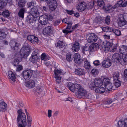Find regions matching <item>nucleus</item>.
<instances>
[{
    "instance_id": "27",
    "label": "nucleus",
    "mask_w": 127,
    "mask_h": 127,
    "mask_svg": "<svg viewBox=\"0 0 127 127\" xmlns=\"http://www.w3.org/2000/svg\"><path fill=\"white\" fill-rule=\"evenodd\" d=\"M111 60L108 59L103 61L102 62V65L104 67L108 68L111 65Z\"/></svg>"
},
{
    "instance_id": "25",
    "label": "nucleus",
    "mask_w": 127,
    "mask_h": 127,
    "mask_svg": "<svg viewBox=\"0 0 127 127\" xmlns=\"http://www.w3.org/2000/svg\"><path fill=\"white\" fill-rule=\"evenodd\" d=\"M75 72L76 74L79 76L84 75L85 73V70L81 68L75 69Z\"/></svg>"
},
{
    "instance_id": "61",
    "label": "nucleus",
    "mask_w": 127,
    "mask_h": 127,
    "mask_svg": "<svg viewBox=\"0 0 127 127\" xmlns=\"http://www.w3.org/2000/svg\"><path fill=\"white\" fill-rule=\"evenodd\" d=\"M72 31H68L67 30L65 29L64 30H63V32L66 35L67 34L71 32Z\"/></svg>"
},
{
    "instance_id": "17",
    "label": "nucleus",
    "mask_w": 127,
    "mask_h": 127,
    "mask_svg": "<svg viewBox=\"0 0 127 127\" xmlns=\"http://www.w3.org/2000/svg\"><path fill=\"white\" fill-rule=\"evenodd\" d=\"M38 53L34 51L32 53L31 56L29 59L30 61L33 63L36 62L39 57L37 56Z\"/></svg>"
},
{
    "instance_id": "18",
    "label": "nucleus",
    "mask_w": 127,
    "mask_h": 127,
    "mask_svg": "<svg viewBox=\"0 0 127 127\" xmlns=\"http://www.w3.org/2000/svg\"><path fill=\"white\" fill-rule=\"evenodd\" d=\"M75 62L78 64H80L83 62V59H81V57L79 54L76 53L74 55Z\"/></svg>"
},
{
    "instance_id": "41",
    "label": "nucleus",
    "mask_w": 127,
    "mask_h": 127,
    "mask_svg": "<svg viewBox=\"0 0 127 127\" xmlns=\"http://www.w3.org/2000/svg\"><path fill=\"white\" fill-rule=\"evenodd\" d=\"M120 74L118 72H114L113 74V77L114 80L119 79V78Z\"/></svg>"
},
{
    "instance_id": "10",
    "label": "nucleus",
    "mask_w": 127,
    "mask_h": 127,
    "mask_svg": "<svg viewBox=\"0 0 127 127\" xmlns=\"http://www.w3.org/2000/svg\"><path fill=\"white\" fill-rule=\"evenodd\" d=\"M103 82L104 83V87L108 91H110L112 90V85L108 78H104L103 79Z\"/></svg>"
},
{
    "instance_id": "34",
    "label": "nucleus",
    "mask_w": 127,
    "mask_h": 127,
    "mask_svg": "<svg viewBox=\"0 0 127 127\" xmlns=\"http://www.w3.org/2000/svg\"><path fill=\"white\" fill-rule=\"evenodd\" d=\"M6 34L3 29H0V39H3L5 38Z\"/></svg>"
},
{
    "instance_id": "32",
    "label": "nucleus",
    "mask_w": 127,
    "mask_h": 127,
    "mask_svg": "<svg viewBox=\"0 0 127 127\" xmlns=\"http://www.w3.org/2000/svg\"><path fill=\"white\" fill-rule=\"evenodd\" d=\"M99 46L97 43H94L91 44L89 46L90 51H96L98 49Z\"/></svg>"
},
{
    "instance_id": "44",
    "label": "nucleus",
    "mask_w": 127,
    "mask_h": 127,
    "mask_svg": "<svg viewBox=\"0 0 127 127\" xmlns=\"http://www.w3.org/2000/svg\"><path fill=\"white\" fill-rule=\"evenodd\" d=\"M106 0H97V4L99 7H102L104 5V1Z\"/></svg>"
},
{
    "instance_id": "46",
    "label": "nucleus",
    "mask_w": 127,
    "mask_h": 127,
    "mask_svg": "<svg viewBox=\"0 0 127 127\" xmlns=\"http://www.w3.org/2000/svg\"><path fill=\"white\" fill-rule=\"evenodd\" d=\"M41 58L42 60H44L45 61L49 60L48 56L44 53H43L41 55Z\"/></svg>"
},
{
    "instance_id": "54",
    "label": "nucleus",
    "mask_w": 127,
    "mask_h": 127,
    "mask_svg": "<svg viewBox=\"0 0 127 127\" xmlns=\"http://www.w3.org/2000/svg\"><path fill=\"white\" fill-rule=\"evenodd\" d=\"M110 17L108 16L106 18L105 22V23L107 25H109L110 23Z\"/></svg>"
},
{
    "instance_id": "7",
    "label": "nucleus",
    "mask_w": 127,
    "mask_h": 127,
    "mask_svg": "<svg viewBox=\"0 0 127 127\" xmlns=\"http://www.w3.org/2000/svg\"><path fill=\"white\" fill-rule=\"evenodd\" d=\"M87 38L88 42L93 43L96 42L98 37L95 34L91 33L87 35Z\"/></svg>"
},
{
    "instance_id": "58",
    "label": "nucleus",
    "mask_w": 127,
    "mask_h": 127,
    "mask_svg": "<svg viewBox=\"0 0 127 127\" xmlns=\"http://www.w3.org/2000/svg\"><path fill=\"white\" fill-rule=\"evenodd\" d=\"M93 64L95 66H98L100 65V62L98 60H96L95 61L93 62Z\"/></svg>"
},
{
    "instance_id": "26",
    "label": "nucleus",
    "mask_w": 127,
    "mask_h": 127,
    "mask_svg": "<svg viewBox=\"0 0 127 127\" xmlns=\"http://www.w3.org/2000/svg\"><path fill=\"white\" fill-rule=\"evenodd\" d=\"M86 5L85 2H81L79 4L77 8L80 11H84L86 8Z\"/></svg>"
},
{
    "instance_id": "14",
    "label": "nucleus",
    "mask_w": 127,
    "mask_h": 127,
    "mask_svg": "<svg viewBox=\"0 0 127 127\" xmlns=\"http://www.w3.org/2000/svg\"><path fill=\"white\" fill-rule=\"evenodd\" d=\"M47 4L48 5L50 9L52 11L54 10L57 6V3L55 0H53L48 1Z\"/></svg>"
},
{
    "instance_id": "1",
    "label": "nucleus",
    "mask_w": 127,
    "mask_h": 127,
    "mask_svg": "<svg viewBox=\"0 0 127 127\" xmlns=\"http://www.w3.org/2000/svg\"><path fill=\"white\" fill-rule=\"evenodd\" d=\"M30 46L28 43L25 42L23 47L21 49L20 52V57L15 59L13 63V64L15 66H17L19 62L21 61L22 58H26L29 55L30 52Z\"/></svg>"
},
{
    "instance_id": "9",
    "label": "nucleus",
    "mask_w": 127,
    "mask_h": 127,
    "mask_svg": "<svg viewBox=\"0 0 127 127\" xmlns=\"http://www.w3.org/2000/svg\"><path fill=\"white\" fill-rule=\"evenodd\" d=\"M127 23V16H126L123 14L120 15L119 18L118 24L119 26L122 27L126 25Z\"/></svg>"
},
{
    "instance_id": "63",
    "label": "nucleus",
    "mask_w": 127,
    "mask_h": 127,
    "mask_svg": "<svg viewBox=\"0 0 127 127\" xmlns=\"http://www.w3.org/2000/svg\"><path fill=\"white\" fill-rule=\"evenodd\" d=\"M52 111L51 110L49 109L48 110V116L49 118H50L52 115Z\"/></svg>"
},
{
    "instance_id": "57",
    "label": "nucleus",
    "mask_w": 127,
    "mask_h": 127,
    "mask_svg": "<svg viewBox=\"0 0 127 127\" xmlns=\"http://www.w3.org/2000/svg\"><path fill=\"white\" fill-rule=\"evenodd\" d=\"M65 11L67 13L70 15H71L73 14L74 13V11L72 10H70L67 9H66L65 10Z\"/></svg>"
},
{
    "instance_id": "52",
    "label": "nucleus",
    "mask_w": 127,
    "mask_h": 127,
    "mask_svg": "<svg viewBox=\"0 0 127 127\" xmlns=\"http://www.w3.org/2000/svg\"><path fill=\"white\" fill-rule=\"evenodd\" d=\"M117 47L116 46H114L112 47H111L109 49L110 52H113L116 51L117 50Z\"/></svg>"
},
{
    "instance_id": "16",
    "label": "nucleus",
    "mask_w": 127,
    "mask_h": 127,
    "mask_svg": "<svg viewBox=\"0 0 127 127\" xmlns=\"http://www.w3.org/2000/svg\"><path fill=\"white\" fill-rule=\"evenodd\" d=\"M27 39L28 41L32 43H37L38 42V38L33 35L28 36Z\"/></svg>"
},
{
    "instance_id": "15",
    "label": "nucleus",
    "mask_w": 127,
    "mask_h": 127,
    "mask_svg": "<svg viewBox=\"0 0 127 127\" xmlns=\"http://www.w3.org/2000/svg\"><path fill=\"white\" fill-rule=\"evenodd\" d=\"M48 21V17L46 15H43L39 17L38 21L42 25H46Z\"/></svg>"
},
{
    "instance_id": "51",
    "label": "nucleus",
    "mask_w": 127,
    "mask_h": 127,
    "mask_svg": "<svg viewBox=\"0 0 127 127\" xmlns=\"http://www.w3.org/2000/svg\"><path fill=\"white\" fill-rule=\"evenodd\" d=\"M92 73L94 75H96L98 73V70L95 69H93L91 71Z\"/></svg>"
},
{
    "instance_id": "50",
    "label": "nucleus",
    "mask_w": 127,
    "mask_h": 127,
    "mask_svg": "<svg viewBox=\"0 0 127 127\" xmlns=\"http://www.w3.org/2000/svg\"><path fill=\"white\" fill-rule=\"evenodd\" d=\"M61 22V20L60 19H58L53 21V25L55 26L58 25Z\"/></svg>"
},
{
    "instance_id": "56",
    "label": "nucleus",
    "mask_w": 127,
    "mask_h": 127,
    "mask_svg": "<svg viewBox=\"0 0 127 127\" xmlns=\"http://www.w3.org/2000/svg\"><path fill=\"white\" fill-rule=\"evenodd\" d=\"M36 91L39 94L41 93L42 92H43L42 89L40 86H38L36 88Z\"/></svg>"
},
{
    "instance_id": "38",
    "label": "nucleus",
    "mask_w": 127,
    "mask_h": 127,
    "mask_svg": "<svg viewBox=\"0 0 127 127\" xmlns=\"http://www.w3.org/2000/svg\"><path fill=\"white\" fill-rule=\"evenodd\" d=\"M101 8H103V9H105L107 11H108L110 10V9L113 8V7L110 4H108L107 5H106L104 3V5L102 7H100Z\"/></svg>"
},
{
    "instance_id": "13",
    "label": "nucleus",
    "mask_w": 127,
    "mask_h": 127,
    "mask_svg": "<svg viewBox=\"0 0 127 127\" xmlns=\"http://www.w3.org/2000/svg\"><path fill=\"white\" fill-rule=\"evenodd\" d=\"M122 57L119 54L116 53L113 55L112 58V61L115 63L120 62L122 63Z\"/></svg>"
},
{
    "instance_id": "24",
    "label": "nucleus",
    "mask_w": 127,
    "mask_h": 127,
    "mask_svg": "<svg viewBox=\"0 0 127 127\" xmlns=\"http://www.w3.org/2000/svg\"><path fill=\"white\" fill-rule=\"evenodd\" d=\"M35 85L34 81L32 80H30L26 83V86L28 88H30L34 87Z\"/></svg>"
},
{
    "instance_id": "5",
    "label": "nucleus",
    "mask_w": 127,
    "mask_h": 127,
    "mask_svg": "<svg viewBox=\"0 0 127 127\" xmlns=\"http://www.w3.org/2000/svg\"><path fill=\"white\" fill-rule=\"evenodd\" d=\"M9 45L11 49L14 52L17 51L19 49V46L20 45L19 43L13 40L10 41L9 42Z\"/></svg>"
},
{
    "instance_id": "62",
    "label": "nucleus",
    "mask_w": 127,
    "mask_h": 127,
    "mask_svg": "<svg viewBox=\"0 0 127 127\" xmlns=\"http://www.w3.org/2000/svg\"><path fill=\"white\" fill-rule=\"evenodd\" d=\"M23 69V67L21 65H19L17 68L16 71H19L22 70Z\"/></svg>"
},
{
    "instance_id": "42",
    "label": "nucleus",
    "mask_w": 127,
    "mask_h": 127,
    "mask_svg": "<svg viewBox=\"0 0 127 127\" xmlns=\"http://www.w3.org/2000/svg\"><path fill=\"white\" fill-rule=\"evenodd\" d=\"M115 35L117 36H120L121 34L120 31L119 29H113L112 31Z\"/></svg>"
},
{
    "instance_id": "49",
    "label": "nucleus",
    "mask_w": 127,
    "mask_h": 127,
    "mask_svg": "<svg viewBox=\"0 0 127 127\" xmlns=\"http://www.w3.org/2000/svg\"><path fill=\"white\" fill-rule=\"evenodd\" d=\"M71 54L69 53H67L66 55V60L69 62L72 60L71 58Z\"/></svg>"
},
{
    "instance_id": "59",
    "label": "nucleus",
    "mask_w": 127,
    "mask_h": 127,
    "mask_svg": "<svg viewBox=\"0 0 127 127\" xmlns=\"http://www.w3.org/2000/svg\"><path fill=\"white\" fill-rule=\"evenodd\" d=\"M89 87L90 89H91V90H94L95 89V84L93 83H92L91 84L89 85Z\"/></svg>"
},
{
    "instance_id": "3",
    "label": "nucleus",
    "mask_w": 127,
    "mask_h": 127,
    "mask_svg": "<svg viewBox=\"0 0 127 127\" xmlns=\"http://www.w3.org/2000/svg\"><path fill=\"white\" fill-rule=\"evenodd\" d=\"M76 97L79 98H86L91 99H93L94 96L92 94L88 93L87 91L81 86L78 90L77 92L75 93Z\"/></svg>"
},
{
    "instance_id": "4",
    "label": "nucleus",
    "mask_w": 127,
    "mask_h": 127,
    "mask_svg": "<svg viewBox=\"0 0 127 127\" xmlns=\"http://www.w3.org/2000/svg\"><path fill=\"white\" fill-rule=\"evenodd\" d=\"M81 85L77 83H73L71 82L68 83L67 87L72 92L78 90L81 87Z\"/></svg>"
},
{
    "instance_id": "19",
    "label": "nucleus",
    "mask_w": 127,
    "mask_h": 127,
    "mask_svg": "<svg viewBox=\"0 0 127 127\" xmlns=\"http://www.w3.org/2000/svg\"><path fill=\"white\" fill-rule=\"evenodd\" d=\"M104 49L105 51H108L110 48L113 46V44L111 42H109L108 41H106L103 42Z\"/></svg>"
},
{
    "instance_id": "47",
    "label": "nucleus",
    "mask_w": 127,
    "mask_h": 127,
    "mask_svg": "<svg viewBox=\"0 0 127 127\" xmlns=\"http://www.w3.org/2000/svg\"><path fill=\"white\" fill-rule=\"evenodd\" d=\"M2 14L4 17H8L10 15L9 12L7 10L4 11Z\"/></svg>"
},
{
    "instance_id": "36",
    "label": "nucleus",
    "mask_w": 127,
    "mask_h": 127,
    "mask_svg": "<svg viewBox=\"0 0 127 127\" xmlns=\"http://www.w3.org/2000/svg\"><path fill=\"white\" fill-rule=\"evenodd\" d=\"M76 108L78 110H80L81 108L86 109L87 108V105L85 103H84L82 104H78L76 106Z\"/></svg>"
},
{
    "instance_id": "21",
    "label": "nucleus",
    "mask_w": 127,
    "mask_h": 127,
    "mask_svg": "<svg viewBox=\"0 0 127 127\" xmlns=\"http://www.w3.org/2000/svg\"><path fill=\"white\" fill-rule=\"evenodd\" d=\"M94 83L96 87L101 86L103 84H104L103 80L102 81L100 79L98 78H95V79Z\"/></svg>"
},
{
    "instance_id": "28",
    "label": "nucleus",
    "mask_w": 127,
    "mask_h": 127,
    "mask_svg": "<svg viewBox=\"0 0 127 127\" xmlns=\"http://www.w3.org/2000/svg\"><path fill=\"white\" fill-rule=\"evenodd\" d=\"M119 127H127V118L125 119L123 121L120 120L118 123Z\"/></svg>"
},
{
    "instance_id": "35",
    "label": "nucleus",
    "mask_w": 127,
    "mask_h": 127,
    "mask_svg": "<svg viewBox=\"0 0 127 127\" xmlns=\"http://www.w3.org/2000/svg\"><path fill=\"white\" fill-rule=\"evenodd\" d=\"M25 10V9L24 8H21L20 9L18 13V15L19 17L22 18V19L24 18Z\"/></svg>"
},
{
    "instance_id": "20",
    "label": "nucleus",
    "mask_w": 127,
    "mask_h": 127,
    "mask_svg": "<svg viewBox=\"0 0 127 127\" xmlns=\"http://www.w3.org/2000/svg\"><path fill=\"white\" fill-rule=\"evenodd\" d=\"M25 111L26 113L27 119V127H31L32 120V117L30 116L29 113L27 112V109H25Z\"/></svg>"
},
{
    "instance_id": "53",
    "label": "nucleus",
    "mask_w": 127,
    "mask_h": 127,
    "mask_svg": "<svg viewBox=\"0 0 127 127\" xmlns=\"http://www.w3.org/2000/svg\"><path fill=\"white\" fill-rule=\"evenodd\" d=\"M121 61L122 63L123 62L125 63H127V54L125 55L124 58L122 57Z\"/></svg>"
},
{
    "instance_id": "33",
    "label": "nucleus",
    "mask_w": 127,
    "mask_h": 127,
    "mask_svg": "<svg viewBox=\"0 0 127 127\" xmlns=\"http://www.w3.org/2000/svg\"><path fill=\"white\" fill-rule=\"evenodd\" d=\"M8 74L9 77V79H10L13 82L15 80L16 77L15 74L11 71H9L8 72Z\"/></svg>"
},
{
    "instance_id": "22",
    "label": "nucleus",
    "mask_w": 127,
    "mask_h": 127,
    "mask_svg": "<svg viewBox=\"0 0 127 127\" xmlns=\"http://www.w3.org/2000/svg\"><path fill=\"white\" fill-rule=\"evenodd\" d=\"M32 15H29L27 16V20L29 24H31L34 23L36 21V18Z\"/></svg>"
},
{
    "instance_id": "2",
    "label": "nucleus",
    "mask_w": 127,
    "mask_h": 127,
    "mask_svg": "<svg viewBox=\"0 0 127 127\" xmlns=\"http://www.w3.org/2000/svg\"><path fill=\"white\" fill-rule=\"evenodd\" d=\"M17 112L18 114L17 121L18 127L27 126V122L26 117L25 113L22 112L21 109L18 110Z\"/></svg>"
},
{
    "instance_id": "12",
    "label": "nucleus",
    "mask_w": 127,
    "mask_h": 127,
    "mask_svg": "<svg viewBox=\"0 0 127 127\" xmlns=\"http://www.w3.org/2000/svg\"><path fill=\"white\" fill-rule=\"evenodd\" d=\"M53 27L51 26H48L45 27L43 30V34L46 35H50L53 34Z\"/></svg>"
},
{
    "instance_id": "29",
    "label": "nucleus",
    "mask_w": 127,
    "mask_h": 127,
    "mask_svg": "<svg viewBox=\"0 0 127 127\" xmlns=\"http://www.w3.org/2000/svg\"><path fill=\"white\" fill-rule=\"evenodd\" d=\"M84 63V66L85 68L89 70L91 67L90 63L89 62L86 58L83 59V62Z\"/></svg>"
},
{
    "instance_id": "6",
    "label": "nucleus",
    "mask_w": 127,
    "mask_h": 127,
    "mask_svg": "<svg viewBox=\"0 0 127 127\" xmlns=\"http://www.w3.org/2000/svg\"><path fill=\"white\" fill-rule=\"evenodd\" d=\"M33 72V71L31 70H26L22 72V75L25 80H28L31 77Z\"/></svg>"
},
{
    "instance_id": "55",
    "label": "nucleus",
    "mask_w": 127,
    "mask_h": 127,
    "mask_svg": "<svg viewBox=\"0 0 127 127\" xmlns=\"http://www.w3.org/2000/svg\"><path fill=\"white\" fill-rule=\"evenodd\" d=\"M112 100L110 98L106 100L105 102V104H109L112 102Z\"/></svg>"
},
{
    "instance_id": "45",
    "label": "nucleus",
    "mask_w": 127,
    "mask_h": 127,
    "mask_svg": "<svg viewBox=\"0 0 127 127\" xmlns=\"http://www.w3.org/2000/svg\"><path fill=\"white\" fill-rule=\"evenodd\" d=\"M114 84L116 87H118L121 86V82L119 79L114 80Z\"/></svg>"
},
{
    "instance_id": "23",
    "label": "nucleus",
    "mask_w": 127,
    "mask_h": 127,
    "mask_svg": "<svg viewBox=\"0 0 127 127\" xmlns=\"http://www.w3.org/2000/svg\"><path fill=\"white\" fill-rule=\"evenodd\" d=\"M7 105L3 101H0V112L5 111L7 110Z\"/></svg>"
},
{
    "instance_id": "48",
    "label": "nucleus",
    "mask_w": 127,
    "mask_h": 127,
    "mask_svg": "<svg viewBox=\"0 0 127 127\" xmlns=\"http://www.w3.org/2000/svg\"><path fill=\"white\" fill-rule=\"evenodd\" d=\"M25 2L24 0H20L18 3L19 6L20 7H22L25 6Z\"/></svg>"
},
{
    "instance_id": "64",
    "label": "nucleus",
    "mask_w": 127,
    "mask_h": 127,
    "mask_svg": "<svg viewBox=\"0 0 127 127\" xmlns=\"http://www.w3.org/2000/svg\"><path fill=\"white\" fill-rule=\"evenodd\" d=\"M34 3L32 2H31L28 3L27 7L28 8H31L32 6L34 5Z\"/></svg>"
},
{
    "instance_id": "43",
    "label": "nucleus",
    "mask_w": 127,
    "mask_h": 127,
    "mask_svg": "<svg viewBox=\"0 0 127 127\" xmlns=\"http://www.w3.org/2000/svg\"><path fill=\"white\" fill-rule=\"evenodd\" d=\"M102 30L104 32H112L113 28L108 26L104 27L102 28Z\"/></svg>"
},
{
    "instance_id": "30",
    "label": "nucleus",
    "mask_w": 127,
    "mask_h": 127,
    "mask_svg": "<svg viewBox=\"0 0 127 127\" xmlns=\"http://www.w3.org/2000/svg\"><path fill=\"white\" fill-rule=\"evenodd\" d=\"M80 49L79 43L77 42H75L72 46V49L74 52H78Z\"/></svg>"
},
{
    "instance_id": "60",
    "label": "nucleus",
    "mask_w": 127,
    "mask_h": 127,
    "mask_svg": "<svg viewBox=\"0 0 127 127\" xmlns=\"http://www.w3.org/2000/svg\"><path fill=\"white\" fill-rule=\"evenodd\" d=\"M65 23L67 24L68 25L67 27L66 28V29H70L71 28V26L72 24V23H67L65 22Z\"/></svg>"
},
{
    "instance_id": "31",
    "label": "nucleus",
    "mask_w": 127,
    "mask_h": 127,
    "mask_svg": "<svg viewBox=\"0 0 127 127\" xmlns=\"http://www.w3.org/2000/svg\"><path fill=\"white\" fill-rule=\"evenodd\" d=\"M65 43L64 40H59L56 42L55 43V45L56 47L59 48H62L64 46Z\"/></svg>"
},
{
    "instance_id": "8",
    "label": "nucleus",
    "mask_w": 127,
    "mask_h": 127,
    "mask_svg": "<svg viewBox=\"0 0 127 127\" xmlns=\"http://www.w3.org/2000/svg\"><path fill=\"white\" fill-rule=\"evenodd\" d=\"M55 74V77L56 79V81L58 84H60L61 82V76L60 75L62 74V73L60 70H59L57 68H55L54 70Z\"/></svg>"
},
{
    "instance_id": "39",
    "label": "nucleus",
    "mask_w": 127,
    "mask_h": 127,
    "mask_svg": "<svg viewBox=\"0 0 127 127\" xmlns=\"http://www.w3.org/2000/svg\"><path fill=\"white\" fill-rule=\"evenodd\" d=\"M95 91L96 93L100 94L104 92L105 91V89L103 87H99L95 89Z\"/></svg>"
},
{
    "instance_id": "37",
    "label": "nucleus",
    "mask_w": 127,
    "mask_h": 127,
    "mask_svg": "<svg viewBox=\"0 0 127 127\" xmlns=\"http://www.w3.org/2000/svg\"><path fill=\"white\" fill-rule=\"evenodd\" d=\"M82 52L84 54L86 55L88 53L89 50H90L89 47H88L87 46H84L82 48Z\"/></svg>"
},
{
    "instance_id": "11",
    "label": "nucleus",
    "mask_w": 127,
    "mask_h": 127,
    "mask_svg": "<svg viewBox=\"0 0 127 127\" xmlns=\"http://www.w3.org/2000/svg\"><path fill=\"white\" fill-rule=\"evenodd\" d=\"M39 7L38 6H35L32 8L30 11L31 15L35 17H39V13L38 12Z\"/></svg>"
},
{
    "instance_id": "40",
    "label": "nucleus",
    "mask_w": 127,
    "mask_h": 127,
    "mask_svg": "<svg viewBox=\"0 0 127 127\" xmlns=\"http://www.w3.org/2000/svg\"><path fill=\"white\" fill-rule=\"evenodd\" d=\"M95 23L98 24L101 23L103 21L102 18L101 16H97L95 19Z\"/></svg>"
}]
</instances>
